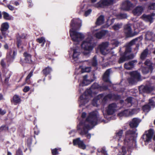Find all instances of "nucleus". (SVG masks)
Instances as JSON below:
<instances>
[{
	"label": "nucleus",
	"instance_id": "1",
	"mask_svg": "<svg viewBox=\"0 0 155 155\" xmlns=\"http://www.w3.org/2000/svg\"><path fill=\"white\" fill-rule=\"evenodd\" d=\"M140 122L137 118H133L129 123L130 128L134 129L129 130L125 132V138L124 140V146L122 147L119 151V155H129L131 153V150L134 148H137L136 138L137 133H136V129Z\"/></svg>",
	"mask_w": 155,
	"mask_h": 155
},
{
	"label": "nucleus",
	"instance_id": "2",
	"mask_svg": "<svg viewBox=\"0 0 155 155\" xmlns=\"http://www.w3.org/2000/svg\"><path fill=\"white\" fill-rule=\"evenodd\" d=\"M98 117L97 113L94 111L89 113L85 121H80L77 126L78 130H80V134L81 135H86V137L88 139H90L91 137V134L88 133V131L91 129L90 125L94 126L97 124Z\"/></svg>",
	"mask_w": 155,
	"mask_h": 155
},
{
	"label": "nucleus",
	"instance_id": "3",
	"mask_svg": "<svg viewBox=\"0 0 155 155\" xmlns=\"http://www.w3.org/2000/svg\"><path fill=\"white\" fill-rule=\"evenodd\" d=\"M81 26V21L79 18L72 19L70 23L71 29L69 30V33L72 40L75 42H79L83 40L84 35L76 31L79 30Z\"/></svg>",
	"mask_w": 155,
	"mask_h": 155
},
{
	"label": "nucleus",
	"instance_id": "4",
	"mask_svg": "<svg viewBox=\"0 0 155 155\" xmlns=\"http://www.w3.org/2000/svg\"><path fill=\"white\" fill-rule=\"evenodd\" d=\"M144 64L145 66L141 68V72L143 75H145L150 73L151 74L154 69L155 64L149 59H147Z\"/></svg>",
	"mask_w": 155,
	"mask_h": 155
},
{
	"label": "nucleus",
	"instance_id": "5",
	"mask_svg": "<svg viewBox=\"0 0 155 155\" xmlns=\"http://www.w3.org/2000/svg\"><path fill=\"white\" fill-rule=\"evenodd\" d=\"M92 41L91 40L83 41L81 45L82 48L84 50L83 54L85 55L89 54L93 49L92 45Z\"/></svg>",
	"mask_w": 155,
	"mask_h": 155
},
{
	"label": "nucleus",
	"instance_id": "6",
	"mask_svg": "<svg viewBox=\"0 0 155 155\" xmlns=\"http://www.w3.org/2000/svg\"><path fill=\"white\" fill-rule=\"evenodd\" d=\"M130 77L127 79L130 84L134 85L141 80V75L137 71H131L130 73Z\"/></svg>",
	"mask_w": 155,
	"mask_h": 155
},
{
	"label": "nucleus",
	"instance_id": "7",
	"mask_svg": "<svg viewBox=\"0 0 155 155\" xmlns=\"http://www.w3.org/2000/svg\"><path fill=\"white\" fill-rule=\"evenodd\" d=\"M153 134V130L150 129L148 130L145 131L141 138L145 143H148L151 141Z\"/></svg>",
	"mask_w": 155,
	"mask_h": 155
},
{
	"label": "nucleus",
	"instance_id": "8",
	"mask_svg": "<svg viewBox=\"0 0 155 155\" xmlns=\"http://www.w3.org/2000/svg\"><path fill=\"white\" fill-rule=\"evenodd\" d=\"M114 1V0H101L95 4V6L97 8H104L113 5Z\"/></svg>",
	"mask_w": 155,
	"mask_h": 155
},
{
	"label": "nucleus",
	"instance_id": "9",
	"mask_svg": "<svg viewBox=\"0 0 155 155\" xmlns=\"http://www.w3.org/2000/svg\"><path fill=\"white\" fill-rule=\"evenodd\" d=\"M124 31L126 37L129 38L133 37L136 35V33L132 32L131 26L129 24L124 25Z\"/></svg>",
	"mask_w": 155,
	"mask_h": 155
},
{
	"label": "nucleus",
	"instance_id": "10",
	"mask_svg": "<svg viewBox=\"0 0 155 155\" xmlns=\"http://www.w3.org/2000/svg\"><path fill=\"white\" fill-rule=\"evenodd\" d=\"M23 57H24V61L22 59L20 60V63L23 65L24 63L26 64H31L33 61L31 60V55L27 52V51L25 52L23 54Z\"/></svg>",
	"mask_w": 155,
	"mask_h": 155
},
{
	"label": "nucleus",
	"instance_id": "11",
	"mask_svg": "<svg viewBox=\"0 0 155 155\" xmlns=\"http://www.w3.org/2000/svg\"><path fill=\"white\" fill-rule=\"evenodd\" d=\"M133 4L129 1L127 0L122 3L121 9L124 11H128L133 7Z\"/></svg>",
	"mask_w": 155,
	"mask_h": 155
},
{
	"label": "nucleus",
	"instance_id": "12",
	"mask_svg": "<svg viewBox=\"0 0 155 155\" xmlns=\"http://www.w3.org/2000/svg\"><path fill=\"white\" fill-rule=\"evenodd\" d=\"M91 87V89L93 90L96 89L100 91H106L108 89V86L107 85L101 86L96 83H94L93 84Z\"/></svg>",
	"mask_w": 155,
	"mask_h": 155
},
{
	"label": "nucleus",
	"instance_id": "13",
	"mask_svg": "<svg viewBox=\"0 0 155 155\" xmlns=\"http://www.w3.org/2000/svg\"><path fill=\"white\" fill-rule=\"evenodd\" d=\"M73 143L74 145H78V147L80 149L84 150L86 148V145L83 141L80 140V138L73 140Z\"/></svg>",
	"mask_w": 155,
	"mask_h": 155
},
{
	"label": "nucleus",
	"instance_id": "14",
	"mask_svg": "<svg viewBox=\"0 0 155 155\" xmlns=\"http://www.w3.org/2000/svg\"><path fill=\"white\" fill-rule=\"evenodd\" d=\"M26 36V35L23 33L21 34L20 35H18L17 36L16 39L17 41L16 44L17 47L18 48H21V49H23V47L21 45L22 42L21 39H25Z\"/></svg>",
	"mask_w": 155,
	"mask_h": 155
},
{
	"label": "nucleus",
	"instance_id": "15",
	"mask_svg": "<svg viewBox=\"0 0 155 155\" xmlns=\"http://www.w3.org/2000/svg\"><path fill=\"white\" fill-rule=\"evenodd\" d=\"M120 57L118 61V63L119 64L122 63L124 62L133 58V56L132 54H130L129 56H126L123 53L120 54Z\"/></svg>",
	"mask_w": 155,
	"mask_h": 155
},
{
	"label": "nucleus",
	"instance_id": "16",
	"mask_svg": "<svg viewBox=\"0 0 155 155\" xmlns=\"http://www.w3.org/2000/svg\"><path fill=\"white\" fill-rule=\"evenodd\" d=\"M71 51H72L73 52L72 56L73 59L75 61H77L81 53L79 48L78 47L71 48Z\"/></svg>",
	"mask_w": 155,
	"mask_h": 155
},
{
	"label": "nucleus",
	"instance_id": "17",
	"mask_svg": "<svg viewBox=\"0 0 155 155\" xmlns=\"http://www.w3.org/2000/svg\"><path fill=\"white\" fill-rule=\"evenodd\" d=\"M117 105L115 103H113L110 104L108 107L107 112L108 115L113 114L115 111Z\"/></svg>",
	"mask_w": 155,
	"mask_h": 155
},
{
	"label": "nucleus",
	"instance_id": "18",
	"mask_svg": "<svg viewBox=\"0 0 155 155\" xmlns=\"http://www.w3.org/2000/svg\"><path fill=\"white\" fill-rule=\"evenodd\" d=\"M110 69H107L104 73L103 76V81L106 82L111 84V82L110 80Z\"/></svg>",
	"mask_w": 155,
	"mask_h": 155
},
{
	"label": "nucleus",
	"instance_id": "19",
	"mask_svg": "<svg viewBox=\"0 0 155 155\" xmlns=\"http://www.w3.org/2000/svg\"><path fill=\"white\" fill-rule=\"evenodd\" d=\"M137 62V60H135L130 61L128 63H125L124 64V68L127 70H131L134 67V65Z\"/></svg>",
	"mask_w": 155,
	"mask_h": 155
},
{
	"label": "nucleus",
	"instance_id": "20",
	"mask_svg": "<svg viewBox=\"0 0 155 155\" xmlns=\"http://www.w3.org/2000/svg\"><path fill=\"white\" fill-rule=\"evenodd\" d=\"M145 38L147 41H155V34L151 31H148L146 32L145 35Z\"/></svg>",
	"mask_w": 155,
	"mask_h": 155
},
{
	"label": "nucleus",
	"instance_id": "21",
	"mask_svg": "<svg viewBox=\"0 0 155 155\" xmlns=\"http://www.w3.org/2000/svg\"><path fill=\"white\" fill-rule=\"evenodd\" d=\"M108 42H106L102 43L101 44L99 45L98 47L99 48L100 52L102 54L104 55L106 54V53L105 51L108 47Z\"/></svg>",
	"mask_w": 155,
	"mask_h": 155
},
{
	"label": "nucleus",
	"instance_id": "22",
	"mask_svg": "<svg viewBox=\"0 0 155 155\" xmlns=\"http://www.w3.org/2000/svg\"><path fill=\"white\" fill-rule=\"evenodd\" d=\"M139 92L140 94L148 93L150 92V87L147 85H141L139 87Z\"/></svg>",
	"mask_w": 155,
	"mask_h": 155
},
{
	"label": "nucleus",
	"instance_id": "23",
	"mask_svg": "<svg viewBox=\"0 0 155 155\" xmlns=\"http://www.w3.org/2000/svg\"><path fill=\"white\" fill-rule=\"evenodd\" d=\"M154 16L153 14L148 15L143 14L142 16V18L145 21L149 22L150 23H151L153 22V16Z\"/></svg>",
	"mask_w": 155,
	"mask_h": 155
},
{
	"label": "nucleus",
	"instance_id": "24",
	"mask_svg": "<svg viewBox=\"0 0 155 155\" xmlns=\"http://www.w3.org/2000/svg\"><path fill=\"white\" fill-rule=\"evenodd\" d=\"M52 71V68L51 67L48 66L43 69L41 71V73L45 77H46L47 75H50L51 72Z\"/></svg>",
	"mask_w": 155,
	"mask_h": 155
},
{
	"label": "nucleus",
	"instance_id": "25",
	"mask_svg": "<svg viewBox=\"0 0 155 155\" xmlns=\"http://www.w3.org/2000/svg\"><path fill=\"white\" fill-rule=\"evenodd\" d=\"M143 8L142 6H137L133 11L134 15H139L142 13Z\"/></svg>",
	"mask_w": 155,
	"mask_h": 155
},
{
	"label": "nucleus",
	"instance_id": "26",
	"mask_svg": "<svg viewBox=\"0 0 155 155\" xmlns=\"http://www.w3.org/2000/svg\"><path fill=\"white\" fill-rule=\"evenodd\" d=\"M107 33V30H102L95 33L94 36L97 38L101 39Z\"/></svg>",
	"mask_w": 155,
	"mask_h": 155
},
{
	"label": "nucleus",
	"instance_id": "27",
	"mask_svg": "<svg viewBox=\"0 0 155 155\" xmlns=\"http://www.w3.org/2000/svg\"><path fill=\"white\" fill-rule=\"evenodd\" d=\"M21 101V99L18 95L17 94L15 95L13 97L12 100H11V102H13L15 105L20 103Z\"/></svg>",
	"mask_w": 155,
	"mask_h": 155
},
{
	"label": "nucleus",
	"instance_id": "28",
	"mask_svg": "<svg viewBox=\"0 0 155 155\" xmlns=\"http://www.w3.org/2000/svg\"><path fill=\"white\" fill-rule=\"evenodd\" d=\"M143 39V37L142 35H141L138 37H137L134 39H133L131 41L128 43V45L129 46H131L132 45H134L135 43L137 41H141Z\"/></svg>",
	"mask_w": 155,
	"mask_h": 155
},
{
	"label": "nucleus",
	"instance_id": "29",
	"mask_svg": "<svg viewBox=\"0 0 155 155\" xmlns=\"http://www.w3.org/2000/svg\"><path fill=\"white\" fill-rule=\"evenodd\" d=\"M148 54V49L147 48L144 50L140 54V58L141 60L142 61L144 60L147 57Z\"/></svg>",
	"mask_w": 155,
	"mask_h": 155
},
{
	"label": "nucleus",
	"instance_id": "30",
	"mask_svg": "<svg viewBox=\"0 0 155 155\" xmlns=\"http://www.w3.org/2000/svg\"><path fill=\"white\" fill-rule=\"evenodd\" d=\"M97 151V155H108L104 147H102L101 149H98Z\"/></svg>",
	"mask_w": 155,
	"mask_h": 155
},
{
	"label": "nucleus",
	"instance_id": "31",
	"mask_svg": "<svg viewBox=\"0 0 155 155\" xmlns=\"http://www.w3.org/2000/svg\"><path fill=\"white\" fill-rule=\"evenodd\" d=\"M104 21V16L101 15L99 16L97 18L96 22V24L97 25H100L103 24Z\"/></svg>",
	"mask_w": 155,
	"mask_h": 155
},
{
	"label": "nucleus",
	"instance_id": "32",
	"mask_svg": "<svg viewBox=\"0 0 155 155\" xmlns=\"http://www.w3.org/2000/svg\"><path fill=\"white\" fill-rule=\"evenodd\" d=\"M9 27V26L8 22H4L2 24L0 30L1 31H7Z\"/></svg>",
	"mask_w": 155,
	"mask_h": 155
},
{
	"label": "nucleus",
	"instance_id": "33",
	"mask_svg": "<svg viewBox=\"0 0 155 155\" xmlns=\"http://www.w3.org/2000/svg\"><path fill=\"white\" fill-rule=\"evenodd\" d=\"M123 24L122 23L115 24L112 27L114 31H118L122 27Z\"/></svg>",
	"mask_w": 155,
	"mask_h": 155
},
{
	"label": "nucleus",
	"instance_id": "34",
	"mask_svg": "<svg viewBox=\"0 0 155 155\" xmlns=\"http://www.w3.org/2000/svg\"><path fill=\"white\" fill-rule=\"evenodd\" d=\"M36 41L40 44L42 43L41 45V46L42 47H43L45 43L46 42L45 39L43 37H41L37 38L36 39Z\"/></svg>",
	"mask_w": 155,
	"mask_h": 155
},
{
	"label": "nucleus",
	"instance_id": "35",
	"mask_svg": "<svg viewBox=\"0 0 155 155\" xmlns=\"http://www.w3.org/2000/svg\"><path fill=\"white\" fill-rule=\"evenodd\" d=\"M90 63L93 67H96L97 66V57L96 55H95L93 57L92 60L91 61Z\"/></svg>",
	"mask_w": 155,
	"mask_h": 155
},
{
	"label": "nucleus",
	"instance_id": "36",
	"mask_svg": "<svg viewBox=\"0 0 155 155\" xmlns=\"http://www.w3.org/2000/svg\"><path fill=\"white\" fill-rule=\"evenodd\" d=\"M33 71L31 70L26 78L25 82L28 84H30V79L33 75Z\"/></svg>",
	"mask_w": 155,
	"mask_h": 155
},
{
	"label": "nucleus",
	"instance_id": "37",
	"mask_svg": "<svg viewBox=\"0 0 155 155\" xmlns=\"http://www.w3.org/2000/svg\"><path fill=\"white\" fill-rule=\"evenodd\" d=\"M109 94L110 95V99H112L115 100H120V96L117 94H112L111 93H109Z\"/></svg>",
	"mask_w": 155,
	"mask_h": 155
},
{
	"label": "nucleus",
	"instance_id": "38",
	"mask_svg": "<svg viewBox=\"0 0 155 155\" xmlns=\"http://www.w3.org/2000/svg\"><path fill=\"white\" fill-rule=\"evenodd\" d=\"M109 94L110 95V99H112L115 100H120V96L117 94H112L111 93H109Z\"/></svg>",
	"mask_w": 155,
	"mask_h": 155
},
{
	"label": "nucleus",
	"instance_id": "39",
	"mask_svg": "<svg viewBox=\"0 0 155 155\" xmlns=\"http://www.w3.org/2000/svg\"><path fill=\"white\" fill-rule=\"evenodd\" d=\"M110 95L109 94L105 95L103 99L102 100L101 104L103 105H104L107 103L108 99H110Z\"/></svg>",
	"mask_w": 155,
	"mask_h": 155
},
{
	"label": "nucleus",
	"instance_id": "40",
	"mask_svg": "<svg viewBox=\"0 0 155 155\" xmlns=\"http://www.w3.org/2000/svg\"><path fill=\"white\" fill-rule=\"evenodd\" d=\"M150 108V105L148 104L143 106L142 107V109L144 112H148Z\"/></svg>",
	"mask_w": 155,
	"mask_h": 155
},
{
	"label": "nucleus",
	"instance_id": "41",
	"mask_svg": "<svg viewBox=\"0 0 155 155\" xmlns=\"http://www.w3.org/2000/svg\"><path fill=\"white\" fill-rule=\"evenodd\" d=\"M61 151V149L60 148H55L51 149V152L52 155H57L59 154V152Z\"/></svg>",
	"mask_w": 155,
	"mask_h": 155
},
{
	"label": "nucleus",
	"instance_id": "42",
	"mask_svg": "<svg viewBox=\"0 0 155 155\" xmlns=\"http://www.w3.org/2000/svg\"><path fill=\"white\" fill-rule=\"evenodd\" d=\"M117 18L120 19H125L127 18V14L125 13H120L117 16Z\"/></svg>",
	"mask_w": 155,
	"mask_h": 155
},
{
	"label": "nucleus",
	"instance_id": "43",
	"mask_svg": "<svg viewBox=\"0 0 155 155\" xmlns=\"http://www.w3.org/2000/svg\"><path fill=\"white\" fill-rule=\"evenodd\" d=\"M123 132V130H120L117 132L116 133V136L117 138H118L119 140L122 137Z\"/></svg>",
	"mask_w": 155,
	"mask_h": 155
},
{
	"label": "nucleus",
	"instance_id": "44",
	"mask_svg": "<svg viewBox=\"0 0 155 155\" xmlns=\"http://www.w3.org/2000/svg\"><path fill=\"white\" fill-rule=\"evenodd\" d=\"M84 95H81L80 97V99L81 100L80 102L81 104L83 105H84L86 103V102H85L86 100L85 97H84Z\"/></svg>",
	"mask_w": 155,
	"mask_h": 155
},
{
	"label": "nucleus",
	"instance_id": "45",
	"mask_svg": "<svg viewBox=\"0 0 155 155\" xmlns=\"http://www.w3.org/2000/svg\"><path fill=\"white\" fill-rule=\"evenodd\" d=\"M148 8L150 10H155V2L150 3L149 5L148 6Z\"/></svg>",
	"mask_w": 155,
	"mask_h": 155
},
{
	"label": "nucleus",
	"instance_id": "46",
	"mask_svg": "<svg viewBox=\"0 0 155 155\" xmlns=\"http://www.w3.org/2000/svg\"><path fill=\"white\" fill-rule=\"evenodd\" d=\"M12 50L11 49H9L6 54V58L8 59H10L12 58V55L11 54L12 53Z\"/></svg>",
	"mask_w": 155,
	"mask_h": 155
},
{
	"label": "nucleus",
	"instance_id": "47",
	"mask_svg": "<svg viewBox=\"0 0 155 155\" xmlns=\"http://www.w3.org/2000/svg\"><path fill=\"white\" fill-rule=\"evenodd\" d=\"M127 111L126 110H124L123 111L118 114V116L120 117H123L124 116H126L127 113Z\"/></svg>",
	"mask_w": 155,
	"mask_h": 155
},
{
	"label": "nucleus",
	"instance_id": "48",
	"mask_svg": "<svg viewBox=\"0 0 155 155\" xmlns=\"http://www.w3.org/2000/svg\"><path fill=\"white\" fill-rule=\"evenodd\" d=\"M2 14L3 15L4 19L7 20L10 19V18H9V15L7 12H2Z\"/></svg>",
	"mask_w": 155,
	"mask_h": 155
},
{
	"label": "nucleus",
	"instance_id": "49",
	"mask_svg": "<svg viewBox=\"0 0 155 155\" xmlns=\"http://www.w3.org/2000/svg\"><path fill=\"white\" fill-rule=\"evenodd\" d=\"M93 90L91 89V87L89 89H87L85 92L86 93H87V94L91 96L92 94V93L93 92Z\"/></svg>",
	"mask_w": 155,
	"mask_h": 155
},
{
	"label": "nucleus",
	"instance_id": "50",
	"mask_svg": "<svg viewBox=\"0 0 155 155\" xmlns=\"http://www.w3.org/2000/svg\"><path fill=\"white\" fill-rule=\"evenodd\" d=\"M133 97H129L125 100V101L127 102L128 104H130L131 105H132V100Z\"/></svg>",
	"mask_w": 155,
	"mask_h": 155
},
{
	"label": "nucleus",
	"instance_id": "51",
	"mask_svg": "<svg viewBox=\"0 0 155 155\" xmlns=\"http://www.w3.org/2000/svg\"><path fill=\"white\" fill-rule=\"evenodd\" d=\"M131 51V48H126L125 51L123 53L126 56H129V55H128V53H130Z\"/></svg>",
	"mask_w": 155,
	"mask_h": 155
},
{
	"label": "nucleus",
	"instance_id": "52",
	"mask_svg": "<svg viewBox=\"0 0 155 155\" xmlns=\"http://www.w3.org/2000/svg\"><path fill=\"white\" fill-rule=\"evenodd\" d=\"M91 67H86L82 69V72H89L91 71Z\"/></svg>",
	"mask_w": 155,
	"mask_h": 155
},
{
	"label": "nucleus",
	"instance_id": "53",
	"mask_svg": "<svg viewBox=\"0 0 155 155\" xmlns=\"http://www.w3.org/2000/svg\"><path fill=\"white\" fill-rule=\"evenodd\" d=\"M87 75H85L83 77V80L82 81V84L83 85H85L86 84H85V82L87 81Z\"/></svg>",
	"mask_w": 155,
	"mask_h": 155
},
{
	"label": "nucleus",
	"instance_id": "54",
	"mask_svg": "<svg viewBox=\"0 0 155 155\" xmlns=\"http://www.w3.org/2000/svg\"><path fill=\"white\" fill-rule=\"evenodd\" d=\"M16 155H23L22 151L20 148H19L17 150Z\"/></svg>",
	"mask_w": 155,
	"mask_h": 155
},
{
	"label": "nucleus",
	"instance_id": "55",
	"mask_svg": "<svg viewBox=\"0 0 155 155\" xmlns=\"http://www.w3.org/2000/svg\"><path fill=\"white\" fill-rule=\"evenodd\" d=\"M92 10L90 9L86 11L84 13V15L87 17L88 16L91 12Z\"/></svg>",
	"mask_w": 155,
	"mask_h": 155
},
{
	"label": "nucleus",
	"instance_id": "56",
	"mask_svg": "<svg viewBox=\"0 0 155 155\" xmlns=\"http://www.w3.org/2000/svg\"><path fill=\"white\" fill-rule=\"evenodd\" d=\"M30 87L28 86H25L23 90V92H27L28 91H29L30 90Z\"/></svg>",
	"mask_w": 155,
	"mask_h": 155
},
{
	"label": "nucleus",
	"instance_id": "57",
	"mask_svg": "<svg viewBox=\"0 0 155 155\" xmlns=\"http://www.w3.org/2000/svg\"><path fill=\"white\" fill-rule=\"evenodd\" d=\"M98 100L95 98H94L92 101V103L94 106H96L97 105V102Z\"/></svg>",
	"mask_w": 155,
	"mask_h": 155
},
{
	"label": "nucleus",
	"instance_id": "58",
	"mask_svg": "<svg viewBox=\"0 0 155 155\" xmlns=\"http://www.w3.org/2000/svg\"><path fill=\"white\" fill-rule=\"evenodd\" d=\"M6 112V110H2L1 108H0V114L1 115H3L5 114Z\"/></svg>",
	"mask_w": 155,
	"mask_h": 155
},
{
	"label": "nucleus",
	"instance_id": "59",
	"mask_svg": "<svg viewBox=\"0 0 155 155\" xmlns=\"http://www.w3.org/2000/svg\"><path fill=\"white\" fill-rule=\"evenodd\" d=\"M7 127L5 125H2L0 127V131H2L3 130H6Z\"/></svg>",
	"mask_w": 155,
	"mask_h": 155
},
{
	"label": "nucleus",
	"instance_id": "60",
	"mask_svg": "<svg viewBox=\"0 0 155 155\" xmlns=\"http://www.w3.org/2000/svg\"><path fill=\"white\" fill-rule=\"evenodd\" d=\"M6 31H1L2 35L5 38L7 37V34H6Z\"/></svg>",
	"mask_w": 155,
	"mask_h": 155
},
{
	"label": "nucleus",
	"instance_id": "61",
	"mask_svg": "<svg viewBox=\"0 0 155 155\" xmlns=\"http://www.w3.org/2000/svg\"><path fill=\"white\" fill-rule=\"evenodd\" d=\"M0 64L1 65L3 68L5 66V63L3 59H2L1 60Z\"/></svg>",
	"mask_w": 155,
	"mask_h": 155
},
{
	"label": "nucleus",
	"instance_id": "62",
	"mask_svg": "<svg viewBox=\"0 0 155 155\" xmlns=\"http://www.w3.org/2000/svg\"><path fill=\"white\" fill-rule=\"evenodd\" d=\"M7 7L9 8V9L11 11H13L14 9V7L12 6L8 5H7Z\"/></svg>",
	"mask_w": 155,
	"mask_h": 155
},
{
	"label": "nucleus",
	"instance_id": "63",
	"mask_svg": "<svg viewBox=\"0 0 155 155\" xmlns=\"http://www.w3.org/2000/svg\"><path fill=\"white\" fill-rule=\"evenodd\" d=\"M154 104V101L152 99H149V103L148 104L150 105L151 106H153Z\"/></svg>",
	"mask_w": 155,
	"mask_h": 155
},
{
	"label": "nucleus",
	"instance_id": "64",
	"mask_svg": "<svg viewBox=\"0 0 155 155\" xmlns=\"http://www.w3.org/2000/svg\"><path fill=\"white\" fill-rule=\"evenodd\" d=\"M27 1L28 3L29 6L31 7L33 6V4L31 0H27Z\"/></svg>",
	"mask_w": 155,
	"mask_h": 155
}]
</instances>
